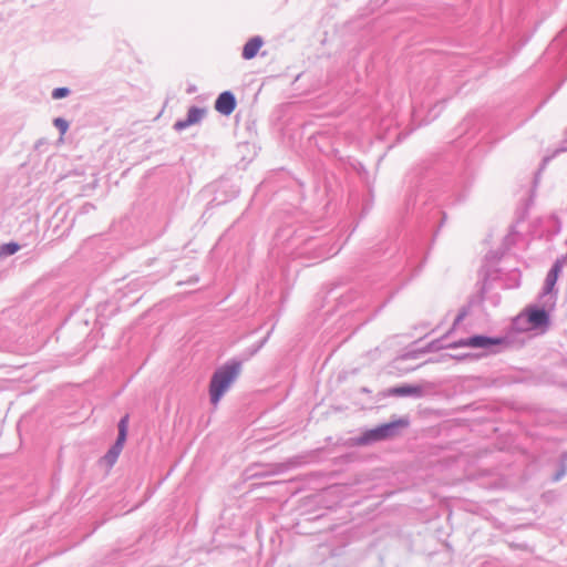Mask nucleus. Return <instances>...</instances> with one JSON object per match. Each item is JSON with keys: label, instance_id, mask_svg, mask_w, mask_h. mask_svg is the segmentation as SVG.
Masks as SVG:
<instances>
[{"label": "nucleus", "instance_id": "1", "mask_svg": "<svg viewBox=\"0 0 567 567\" xmlns=\"http://www.w3.org/2000/svg\"><path fill=\"white\" fill-rule=\"evenodd\" d=\"M241 370V362L230 360L217 368L209 381V398L212 404L216 405L228 391L231 383L238 378Z\"/></svg>", "mask_w": 567, "mask_h": 567}, {"label": "nucleus", "instance_id": "2", "mask_svg": "<svg viewBox=\"0 0 567 567\" xmlns=\"http://www.w3.org/2000/svg\"><path fill=\"white\" fill-rule=\"evenodd\" d=\"M406 419H398L388 423L380 424L373 429L365 430L360 436L353 439V444L358 446L371 445L377 442L385 441L396 436L401 429L406 427Z\"/></svg>", "mask_w": 567, "mask_h": 567}, {"label": "nucleus", "instance_id": "3", "mask_svg": "<svg viewBox=\"0 0 567 567\" xmlns=\"http://www.w3.org/2000/svg\"><path fill=\"white\" fill-rule=\"evenodd\" d=\"M566 260H567V255L561 258H558L554 262V265L551 266V268L549 269V271L546 276L543 291L539 296V299L544 300V306H554L555 305L556 295L554 293V288H555V285L559 277V274H560Z\"/></svg>", "mask_w": 567, "mask_h": 567}, {"label": "nucleus", "instance_id": "4", "mask_svg": "<svg viewBox=\"0 0 567 567\" xmlns=\"http://www.w3.org/2000/svg\"><path fill=\"white\" fill-rule=\"evenodd\" d=\"M128 422H130L128 414H125L124 416H122L120 419V421L117 423V437H116L114 444L109 449V451L103 456V461L110 467H112L116 463V461L124 447L125 441L127 439Z\"/></svg>", "mask_w": 567, "mask_h": 567}, {"label": "nucleus", "instance_id": "5", "mask_svg": "<svg viewBox=\"0 0 567 567\" xmlns=\"http://www.w3.org/2000/svg\"><path fill=\"white\" fill-rule=\"evenodd\" d=\"M504 342L501 337H488L484 334H474L468 338L460 339L450 343L447 347L455 348H475V349H492L495 346H499Z\"/></svg>", "mask_w": 567, "mask_h": 567}, {"label": "nucleus", "instance_id": "6", "mask_svg": "<svg viewBox=\"0 0 567 567\" xmlns=\"http://www.w3.org/2000/svg\"><path fill=\"white\" fill-rule=\"evenodd\" d=\"M542 307L530 306L526 310V319L530 328L539 329L547 327L549 323V311L548 309L554 306H544V300H540Z\"/></svg>", "mask_w": 567, "mask_h": 567}, {"label": "nucleus", "instance_id": "7", "mask_svg": "<svg viewBox=\"0 0 567 567\" xmlns=\"http://www.w3.org/2000/svg\"><path fill=\"white\" fill-rule=\"evenodd\" d=\"M206 113L205 109L198 106H190L187 111V115L184 120H178L174 123V130L177 132H182L187 127L197 124L202 121Z\"/></svg>", "mask_w": 567, "mask_h": 567}, {"label": "nucleus", "instance_id": "8", "mask_svg": "<svg viewBox=\"0 0 567 567\" xmlns=\"http://www.w3.org/2000/svg\"><path fill=\"white\" fill-rule=\"evenodd\" d=\"M237 105L236 96L230 91L221 92L215 101V110L223 115H230Z\"/></svg>", "mask_w": 567, "mask_h": 567}, {"label": "nucleus", "instance_id": "9", "mask_svg": "<svg viewBox=\"0 0 567 567\" xmlns=\"http://www.w3.org/2000/svg\"><path fill=\"white\" fill-rule=\"evenodd\" d=\"M386 395L421 398L424 395V390L421 385L405 383L398 386L389 388L386 390Z\"/></svg>", "mask_w": 567, "mask_h": 567}, {"label": "nucleus", "instance_id": "10", "mask_svg": "<svg viewBox=\"0 0 567 567\" xmlns=\"http://www.w3.org/2000/svg\"><path fill=\"white\" fill-rule=\"evenodd\" d=\"M262 44H264V40L261 37L255 35V37L250 38L245 43V45L243 48L241 56L245 60L254 59L257 55L260 48L262 47Z\"/></svg>", "mask_w": 567, "mask_h": 567}, {"label": "nucleus", "instance_id": "11", "mask_svg": "<svg viewBox=\"0 0 567 567\" xmlns=\"http://www.w3.org/2000/svg\"><path fill=\"white\" fill-rule=\"evenodd\" d=\"M425 188L423 185L417 186V190L415 194H409L406 198V206H415L417 203L425 204L426 203V195H425Z\"/></svg>", "mask_w": 567, "mask_h": 567}, {"label": "nucleus", "instance_id": "12", "mask_svg": "<svg viewBox=\"0 0 567 567\" xmlns=\"http://www.w3.org/2000/svg\"><path fill=\"white\" fill-rule=\"evenodd\" d=\"M20 249V245L14 241L2 244L0 246V258L14 255Z\"/></svg>", "mask_w": 567, "mask_h": 567}, {"label": "nucleus", "instance_id": "13", "mask_svg": "<svg viewBox=\"0 0 567 567\" xmlns=\"http://www.w3.org/2000/svg\"><path fill=\"white\" fill-rule=\"evenodd\" d=\"M70 93H71V91L69 87L61 86V87H55L52 91L51 96L54 100H61V99L66 97Z\"/></svg>", "mask_w": 567, "mask_h": 567}, {"label": "nucleus", "instance_id": "14", "mask_svg": "<svg viewBox=\"0 0 567 567\" xmlns=\"http://www.w3.org/2000/svg\"><path fill=\"white\" fill-rule=\"evenodd\" d=\"M53 125L59 130L61 135L65 134L69 128V122L63 117H55Z\"/></svg>", "mask_w": 567, "mask_h": 567}, {"label": "nucleus", "instance_id": "15", "mask_svg": "<svg viewBox=\"0 0 567 567\" xmlns=\"http://www.w3.org/2000/svg\"><path fill=\"white\" fill-rule=\"evenodd\" d=\"M567 473V465L559 463V467L556 473L553 475V482H559L565 477Z\"/></svg>", "mask_w": 567, "mask_h": 567}, {"label": "nucleus", "instance_id": "16", "mask_svg": "<svg viewBox=\"0 0 567 567\" xmlns=\"http://www.w3.org/2000/svg\"><path fill=\"white\" fill-rule=\"evenodd\" d=\"M447 346H449V344H446V346H442V344H441V340H440V339H437V340H434V341L430 342V343L426 346V348L424 349V352L435 351V350H439V349H441V348H449Z\"/></svg>", "mask_w": 567, "mask_h": 567}, {"label": "nucleus", "instance_id": "17", "mask_svg": "<svg viewBox=\"0 0 567 567\" xmlns=\"http://www.w3.org/2000/svg\"><path fill=\"white\" fill-rule=\"evenodd\" d=\"M467 316V309L463 307L460 312L457 313L456 318L454 319L453 326L456 327L458 323H461L464 318Z\"/></svg>", "mask_w": 567, "mask_h": 567}, {"label": "nucleus", "instance_id": "18", "mask_svg": "<svg viewBox=\"0 0 567 567\" xmlns=\"http://www.w3.org/2000/svg\"><path fill=\"white\" fill-rule=\"evenodd\" d=\"M330 250H331V249H329V250H327V249L322 250V251L319 254V256H318V257H320V258H322V259H327V258H329V257H331V256L336 255V252H331Z\"/></svg>", "mask_w": 567, "mask_h": 567}, {"label": "nucleus", "instance_id": "19", "mask_svg": "<svg viewBox=\"0 0 567 567\" xmlns=\"http://www.w3.org/2000/svg\"><path fill=\"white\" fill-rule=\"evenodd\" d=\"M474 120H475V115L467 116V117L464 120L463 125H464V126H466V127H468L470 125H472V124H473Z\"/></svg>", "mask_w": 567, "mask_h": 567}, {"label": "nucleus", "instance_id": "20", "mask_svg": "<svg viewBox=\"0 0 567 567\" xmlns=\"http://www.w3.org/2000/svg\"><path fill=\"white\" fill-rule=\"evenodd\" d=\"M416 355H417L416 352H409V353L402 355L401 358H399L398 361L399 360H404V359H408V358H413L414 359V358H416Z\"/></svg>", "mask_w": 567, "mask_h": 567}, {"label": "nucleus", "instance_id": "21", "mask_svg": "<svg viewBox=\"0 0 567 567\" xmlns=\"http://www.w3.org/2000/svg\"><path fill=\"white\" fill-rule=\"evenodd\" d=\"M559 463L567 465V451L560 454Z\"/></svg>", "mask_w": 567, "mask_h": 567}, {"label": "nucleus", "instance_id": "22", "mask_svg": "<svg viewBox=\"0 0 567 567\" xmlns=\"http://www.w3.org/2000/svg\"><path fill=\"white\" fill-rule=\"evenodd\" d=\"M267 338H265L252 351H251V354L256 353L257 351H259V349L264 346V343L266 342Z\"/></svg>", "mask_w": 567, "mask_h": 567}, {"label": "nucleus", "instance_id": "23", "mask_svg": "<svg viewBox=\"0 0 567 567\" xmlns=\"http://www.w3.org/2000/svg\"><path fill=\"white\" fill-rule=\"evenodd\" d=\"M549 159H550V157H545V158L543 159V165H546V164L549 162Z\"/></svg>", "mask_w": 567, "mask_h": 567}, {"label": "nucleus", "instance_id": "24", "mask_svg": "<svg viewBox=\"0 0 567 567\" xmlns=\"http://www.w3.org/2000/svg\"><path fill=\"white\" fill-rule=\"evenodd\" d=\"M362 392H369L367 388H362Z\"/></svg>", "mask_w": 567, "mask_h": 567}, {"label": "nucleus", "instance_id": "25", "mask_svg": "<svg viewBox=\"0 0 567 567\" xmlns=\"http://www.w3.org/2000/svg\"><path fill=\"white\" fill-rule=\"evenodd\" d=\"M563 151H564V150H557L555 154H558V153H560V152H563Z\"/></svg>", "mask_w": 567, "mask_h": 567}]
</instances>
